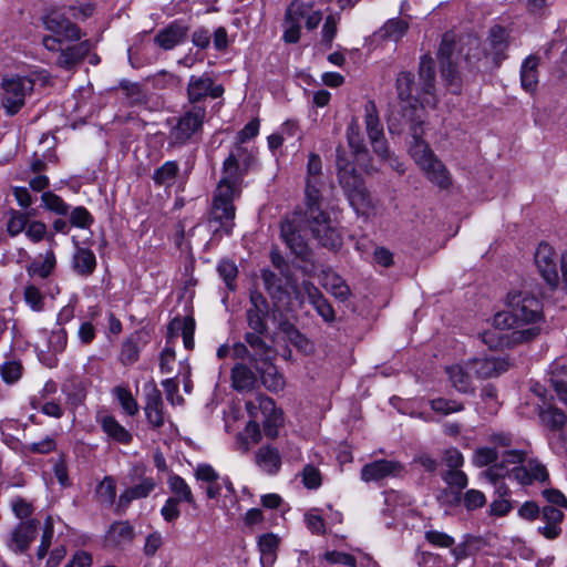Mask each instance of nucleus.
I'll list each match as a JSON object with an SVG mask.
<instances>
[{"label":"nucleus","instance_id":"obj_1","mask_svg":"<svg viewBox=\"0 0 567 567\" xmlns=\"http://www.w3.org/2000/svg\"><path fill=\"white\" fill-rule=\"evenodd\" d=\"M327 179L322 173V161L318 154L310 153L307 163L306 176V213L310 231L318 243L329 249L342 246V236L331 225L329 215L322 210L323 193L327 190Z\"/></svg>","mask_w":567,"mask_h":567},{"label":"nucleus","instance_id":"obj_2","mask_svg":"<svg viewBox=\"0 0 567 567\" xmlns=\"http://www.w3.org/2000/svg\"><path fill=\"white\" fill-rule=\"evenodd\" d=\"M507 310L494 316V326L499 330H512L513 342L535 339L544 322L542 301L527 290H512L506 298Z\"/></svg>","mask_w":567,"mask_h":567},{"label":"nucleus","instance_id":"obj_3","mask_svg":"<svg viewBox=\"0 0 567 567\" xmlns=\"http://www.w3.org/2000/svg\"><path fill=\"white\" fill-rule=\"evenodd\" d=\"M435 75V62L430 54H423L420 58L417 81L410 71L399 72L395 79L398 97L408 104L402 112L404 121L411 116L422 115L426 105H436Z\"/></svg>","mask_w":567,"mask_h":567},{"label":"nucleus","instance_id":"obj_4","mask_svg":"<svg viewBox=\"0 0 567 567\" xmlns=\"http://www.w3.org/2000/svg\"><path fill=\"white\" fill-rule=\"evenodd\" d=\"M221 173L223 176L214 192L208 224L214 234L230 235L236 216L234 200L240 195L241 182L247 173L234 161V156L229 155L223 163Z\"/></svg>","mask_w":567,"mask_h":567},{"label":"nucleus","instance_id":"obj_5","mask_svg":"<svg viewBox=\"0 0 567 567\" xmlns=\"http://www.w3.org/2000/svg\"><path fill=\"white\" fill-rule=\"evenodd\" d=\"M207 111L185 105L179 116L172 118L167 137L168 148H181L202 134Z\"/></svg>","mask_w":567,"mask_h":567},{"label":"nucleus","instance_id":"obj_6","mask_svg":"<svg viewBox=\"0 0 567 567\" xmlns=\"http://www.w3.org/2000/svg\"><path fill=\"white\" fill-rule=\"evenodd\" d=\"M126 478L128 485L120 494L116 502L115 512L117 514L125 513L132 502L147 498L157 487V481L147 475V467L143 463L133 464Z\"/></svg>","mask_w":567,"mask_h":567},{"label":"nucleus","instance_id":"obj_7","mask_svg":"<svg viewBox=\"0 0 567 567\" xmlns=\"http://www.w3.org/2000/svg\"><path fill=\"white\" fill-rule=\"evenodd\" d=\"M187 106H200L206 111V101L223 97L225 87L207 73L190 75L186 86Z\"/></svg>","mask_w":567,"mask_h":567},{"label":"nucleus","instance_id":"obj_8","mask_svg":"<svg viewBox=\"0 0 567 567\" xmlns=\"http://www.w3.org/2000/svg\"><path fill=\"white\" fill-rule=\"evenodd\" d=\"M34 82L28 76H12L2 80V106L10 116L24 105L25 95L31 93Z\"/></svg>","mask_w":567,"mask_h":567},{"label":"nucleus","instance_id":"obj_9","mask_svg":"<svg viewBox=\"0 0 567 567\" xmlns=\"http://www.w3.org/2000/svg\"><path fill=\"white\" fill-rule=\"evenodd\" d=\"M534 262L537 272L549 290H557L560 286V277L558 274L560 257L556 250L549 244L540 243L536 248Z\"/></svg>","mask_w":567,"mask_h":567},{"label":"nucleus","instance_id":"obj_10","mask_svg":"<svg viewBox=\"0 0 567 567\" xmlns=\"http://www.w3.org/2000/svg\"><path fill=\"white\" fill-rule=\"evenodd\" d=\"M344 184L341 185L344 190L347 198L351 207L357 214L369 216L374 209L372 198L364 186V182L361 176L348 182L343 178Z\"/></svg>","mask_w":567,"mask_h":567},{"label":"nucleus","instance_id":"obj_11","mask_svg":"<svg viewBox=\"0 0 567 567\" xmlns=\"http://www.w3.org/2000/svg\"><path fill=\"white\" fill-rule=\"evenodd\" d=\"M405 122L409 123L410 132L412 135V142L409 147V153L420 167L431 157L435 156L433 151L430 148L429 144L422 138L423 115L411 116Z\"/></svg>","mask_w":567,"mask_h":567},{"label":"nucleus","instance_id":"obj_12","mask_svg":"<svg viewBox=\"0 0 567 567\" xmlns=\"http://www.w3.org/2000/svg\"><path fill=\"white\" fill-rule=\"evenodd\" d=\"M268 316L269 305L267 299L259 291H251L249 296V307L246 310L248 328L256 332H268Z\"/></svg>","mask_w":567,"mask_h":567},{"label":"nucleus","instance_id":"obj_13","mask_svg":"<svg viewBox=\"0 0 567 567\" xmlns=\"http://www.w3.org/2000/svg\"><path fill=\"white\" fill-rule=\"evenodd\" d=\"M144 412L150 426L158 430L165 424L164 402L155 383L145 385Z\"/></svg>","mask_w":567,"mask_h":567},{"label":"nucleus","instance_id":"obj_14","mask_svg":"<svg viewBox=\"0 0 567 567\" xmlns=\"http://www.w3.org/2000/svg\"><path fill=\"white\" fill-rule=\"evenodd\" d=\"M301 216L293 214L292 217L287 218L281 223V237L290 250L296 255L303 257L307 252V243L299 229Z\"/></svg>","mask_w":567,"mask_h":567},{"label":"nucleus","instance_id":"obj_15","mask_svg":"<svg viewBox=\"0 0 567 567\" xmlns=\"http://www.w3.org/2000/svg\"><path fill=\"white\" fill-rule=\"evenodd\" d=\"M44 27L65 41H79L82 37L80 28L58 11H51L43 18Z\"/></svg>","mask_w":567,"mask_h":567},{"label":"nucleus","instance_id":"obj_16","mask_svg":"<svg viewBox=\"0 0 567 567\" xmlns=\"http://www.w3.org/2000/svg\"><path fill=\"white\" fill-rule=\"evenodd\" d=\"M466 367L472 375L478 379H489L505 372L508 368V363L504 358L484 357L470 360Z\"/></svg>","mask_w":567,"mask_h":567},{"label":"nucleus","instance_id":"obj_17","mask_svg":"<svg viewBox=\"0 0 567 567\" xmlns=\"http://www.w3.org/2000/svg\"><path fill=\"white\" fill-rule=\"evenodd\" d=\"M39 528L37 519H27L21 522L11 533L8 542L9 548L14 553H24L30 544L35 539Z\"/></svg>","mask_w":567,"mask_h":567},{"label":"nucleus","instance_id":"obj_18","mask_svg":"<svg viewBox=\"0 0 567 567\" xmlns=\"http://www.w3.org/2000/svg\"><path fill=\"white\" fill-rule=\"evenodd\" d=\"M401 471L402 465L399 462L383 458L365 464L361 468V478L367 483L379 482L398 476Z\"/></svg>","mask_w":567,"mask_h":567},{"label":"nucleus","instance_id":"obj_19","mask_svg":"<svg viewBox=\"0 0 567 567\" xmlns=\"http://www.w3.org/2000/svg\"><path fill=\"white\" fill-rule=\"evenodd\" d=\"M512 476L520 485H532L534 482L545 483L548 472L537 460H529L525 465L515 466Z\"/></svg>","mask_w":567,"mask_h":567},{"label":"nucleus","instance_id":"obj_20","mask_svg":"<svg viewBox=\"0 0 567 567\" xmlns=\"http://www.w3.org/2000/svg\"><path fill=\"white\" fill-rule=\"evenodd\" d=\"M442 480L449 485L450 488H455L456 491H450L447 488L443 489L439 496V499L442 501L444 497H451L449 499L450 505H456L461 502L462 491L468 484L467 475L458 470H447L442 473Z\"/></svg>","mask_w":567,"mask_h":567},{"label":"nucleus","instance_id":"obj_21","mask_svg":"<svg viewBox=\"0 0 567 567\" xmlns=\"http://www.w3.org/2000/svg\"><path fill=\"white\" fill-rule=\"evenodd\" d=\"M347 140L352 151V154L354 155L355 161L365 172H369V151L365 147L363 138L361 136L360 126L354 120H352L351 123L348 125Z\"/></svg>","mask_w":567,"mask_h":567},{"label":"nucleus","instance_id":"obj_22","mask_svg":"<svg viewBox=\"0 0 567 567\" xmlns=\"http://www.w3.org/2000/svg\"><path fill=\"white\" fill-rule=\"evenodd\" d=\"M254 368L259 373L261 383L268 391L278 393L285 389L286 380L270 359L257 362L254 364Z\"/></svg>","mask_w":567,"mask_h":567},{"label":"nucleus","instance_id":"obj_23","mask_svg":"<svg viewBox=\"0 0 567 567\" xmlns=\"http://www.w3.org/2000/svg\"><path fill=\"white\" fill-rule=\"evenodd\" d=\"M565 515L559 508L553 505L544 506L542 509V520L544 522V525L537 528L538 533L546 539H556L561 533L560 525Z\"/></svg>","mask_w":567,"mask_h":567},{"label":"nucleus","instance_id":"obj_24","mask_svg":"<svg viewBox=\"0 0 567 567\" xmlns=\"http://www.w3.org/2000/svg\"><path fill=\"white\" fill-rule=\"evenodd\" d=\"M420 168L425 177L441 189H447L451 186L452 178L450 172L436 156L431 157Z\"/></svg>","mask_w":567,"mask_h":567},{"label":"nucleus","instance_id":"obj_25","mask_svg":"<svg viewBox=\"0 0 567 567\" xmlns=\"http://www.w3.org/2000/svg\"><path fill=\"white\" fill-rule=\"evenodd\" d=\"M255 462L264 473L276 475L281 467V455L276 447L265 445L257 451Z\"/></svg>","mask_w":567,"mask_h":567},{"label":"nucleus","instance_id":"obj_26","mask_svg":"<svg viewBox=\"0 0 567 567\" xmlns=\"http://www.w3.org/2000/svg\"><path fill=\"white\" fill-rule=\"evenodd\" d=\"M71 264L74 272L84 278L91 276L97 265L94 252L89 248L80 247L78 243Z\"/></svg>","mask_w":567,"mask_h":567},{"label":"nucleus","instance_id":"obj_27","mask_svg":"<svg viewBox=\"0 0 567 567\" xmlns=\"http://www.w3.org/2000/svg\"><path fill=\"white\" fill-rule=\"evenodd\" d=\"M97 422L103 432L114 442L123 445L132 442V434L113 415L97 416Z\"/></svg>","mask_w":567,"mask_h":567},{"label":"nucleus","instance_id":"obj_28","mask_svg":"<svg viewBox=\"0 0 567 567\" xmlns=\"http://www.w3.org/2000/svg\"><path fill=\"white\" fill-rule=\"evenodd\" d=\"M91 50L89 40L82 41L79 44L60 50L56 59V64L63 69H71L80 61H82Z\"/></svg>","mask_w":567,"mask_h":567},{"label":"nucleus","instance_id":"obj_29","mask_svg":"<svg viewBox=\"0 0 567 567\" xmlns=\"http://www.w3.org/2000/svg\"><path fill=\"white\" fill-rule=\"evenodd\" d=\"M266 333L251 330L244 336L246 343L254 352L249 355V361L252 365L262 360L270 359L271 348L264 340Z\"/></svg>","mask_w":567,"mask_h":567},{"label":"nucleus","instance_id":"obj_30","mask_svg":"<svg viewBox=\"0 0 567 567\" xmlns=\"http://www.w3.org/2000/svg\"><path fill=\"white\" fill-rule=\"evenodd\" d=\"M488 47L493 60L499 63L505 59V51L508 48V33L505 28L494 25L488 33Z\"/></svg>","mask_w":567,"mask_h":567},{"label":"nucleus","instance_id":"obj_31","mask_svg":"<svg viewBox=\"0 0 567 567\" xmlns=\"http://www.w3.org/2000/svg\"><path fill=\"white\" fill-rule=\"evenodd\" d=\"M134 538V528L127 522H115L110 526L106 533V542L114 547H123L130 544Z\"/></svg>","mask_w":567,"mask_h":567},{"label":"nucleus","instance_id":"obj_32","mask_svg":"<svg viewBox=\"0 0 567 567\" xmlns=\"http://www.w3.org/2000/svg\"><path fill=\"white\" fill-rule=\"evenodd\" d=\"M40 259H34L32 262H30L27 267V274L30 277H39L41 279L48 278L56 266V259L55 254L53 249H49L44 252V255H41Z\"/></svg>","mask_w":567,"mask_h":567},{"label":"nucleus","instance_id":"obj_33","mask_svg":"<svg viewBox=\"0 0 567 567\" xmlns=\"http://www.w3.org/2000/svg\"><path fill=\"white\" fill-rule=\"evenodd\" d=\"M323 288L330 292L336 299L346 301L349 299L351 292L347 282L333 271L324 272L322 277Z\"/></svg>","mask_w":567,"mask_h":567},{"label":"nucleus","instance_id":"obj_34","mask_svg":"<svg viewBox=\"0 0 567 567\" xmlns=\"http://www.w3.org/2000/svg\"><path fill=\"white\" fill-rule=\"evenodd\" d=\"M231 383L237 391L250 390L256 383V375L249 367L237 363L231 369Z\"/></svg>","mask_w":567,"mask_h":567},{"label":"nucleus","instance_id":"obj_35","mask_svg":"<svg viewBox=\"0 0 567 567\" xmlns=\"http://www.w3.org/2000/svg\"><path fill=\"white\" fill-rule=\"evenodd\" d=\"M186 37V29L172 24L162 30L156 37L155 42L164 50H171L183 42Z\"/></svg>","mask_w":567,"mask_h":567},{"label":"nucleus","instance_id":"obj_36","mask_svg":"<svg viewBox=\"0 0 567 567\" xmlns=\"http://www.w3.org/2000/svg\"><path fill=\"white\" fill-rule=\"evenodd\" d=\"M537 65L538 59L536 56L529 55L524 60L520 66V83L522 87L526 92L532 93L537 87Z\"/></svg>","mask_w":567,"mask_h":567},{"label":"nucleus","instance_id":"obj_37","mask_svg":"<svg viewBox=\"0 0 567 567\" xmlns=\"http://www.w3.org/2000/svg\"><path fill=\"white\" fill-rule=\"evenodd\" d=\"M63 393L66 396L68 403L73 408H78L86 399V383L78 378H72L63 385Z\"/></svg>","mask_w":567,"mask_h":567},{"label":"nucleus","instance_id":"obj_38","mask_svg":"<svg viewBox=\"0 0 567 567\" xmlns=\"http://www.w3.org/2000/svg\"><path fill=\"white\" fill-rule=\"evenodd\" d=\"M179 172V165L176 161H167L156 168L152 175L155 185L171 187Z\"/></svg>","mask_w":567,"mask_h":567},{"label":"nucleus","instance_id":"obj_39","mask_svg":"<svg viewBox=\"0 0 567 567\" xmlns=\"http://www.w3.org/2000/svg\"><path fill=\"white\" fill-rule=\"evenodd\" d=\"M167 485L171 492L174 494L173 497H177L179 502H184L190 505L195 503L193 492L187 482L182 476L177 474L169 475Z\"/></svg>","mask_w":567,"mask_h":567},{"label":"nucleus","instance_id":"obj_40","mask_svg":"<svg viewBox=\"0 0 567 567\" xmlns=\"http://www.w3.org/2000/svg\"><path fill=\"white\" fill-rule=\"evenodd\" d=\"M409 23L400 18L389 19L378 31L381 39L399 41L408 31Z\"/></svg>","mask_w":567,"mask_h":567},{"label":"nucleus","instance_id":"obj_41","mask_svg":"<svg viewBox=\"0 0 567 567\" xmlns=\"http://www.w3.org/2000/svg\"><path fill=\"white\" fill-rule=\"evenodd\" d=\"M262 430L268 439H276L278 436L279 429L284 425V413L276 406L274 402V409L262 414Z\"/></svg>","mask_w":567,"mask_h":567},{"label":"nucleus","instance_id":"obj_42","mask_svg":"<svg viewBox=\"0 0 567 567\" xmlns=\"http://www.w3.org/2000/svg\"><path fill=\"white\" fill-rule=\"evenodd\" d=\"M364 124L368 137H380L383 135V126L380 122L378 110L373 101H368L364 105Z\"/></svg>","mask_w":567,"mask_h":567},{"label":"nucleus","instance_id":"obj_43","mask_svg":"<svg viewBox=\"0 0 567 567\" xmlns=\"http://www.w3.org/2000/svg\"><path fill=\"white\" fill-rule=\"evenodd\" d=\"M538 415L543 424L553 429L560 430L567 422L565 413L556 408H553L550 403L546 406H539Z\"/></svg>","mask_w":567,"mask_h":567},{"label":"nucleus","instance_id":"obj_44","mask_svg":"<svg viewBox=\"0 0 567 567\" xmlns=\"http://www.w3.org/2000/svg\"><path fill=\"white\" fill-rule=\"evenodd\" d=\"M449 378L453 384V386L463 393H467L472 390L471 386V371L467 367L453 365L446 369Z\"/></svg>","mask_w":567,"mask_h":567},{"label":"nucleus","instance_id":"obj_45","mask_svg":"<svg viewBox=\"0 0 567 567\" xmlns=\"http://www.w3.org/2000/svg\"><path fill=\"white\" fill-rule=\"evenodd\" d=\"M261 279L264 281L267 292L270 295L272 299L281 300L284 296L288 295L284 286L282 278L275 274L274 271L269 269L262 270Z\"/></svg>","mask_w":567,"mask_h":567},{"label":"nucleus","instance_id":"obj_46","mask_svg":"<svg viewBox=\"0 0 567 567\" xmlns=\"http://www.w3.org/2000/svg\"><path fill=\"white\" fill-rule=\"evenodd\" d=\"M279 544V539L274 534H265L259 537L258 547L260 550L261 564L272 565L276 559V550Z\"/></svg>","mask_w":567,"mask_h":567},{"label":"nucleus","instance_id":"obj_47","mask_svg":"<svg viewBox=\"0 0 567 567\" xmlns=\"http://www.w3.org/2000/svg\"><path fill=\"white\" fill-rule=\"evenodd\" d=\"M337 176L340 186L344 184L343 178L350 182L359 176L357 173L354 165L347 158L344 151L341 147L337 148Z\"/></svg>","mask_w":567,"mask_h":567},{"label":"nucleus","instance_id":"obj_48","mask_svg":"<svg viewBox=\"0 0 567 567\" xmlns=\"http://www.w3.org/2000/svg\"><path fill=\"white\" fill-rule=\"evenodd\" d=\"M440 69L447 90L453 94L461 93L462 81L456 64L454 62H445L444 64H440Z\"/></svg>","mask_w":567,"mask_h":567},{"label":"nucleus","instance_id":"obj_49","mask_svg":"<svg viewBox=\"0 0 567 567\" xmlns=\"http://www.w3.org/2000/svg\"><path fill=\"white\" fill-rule=\"evenodd\" d=\"M96 496L101 504L112 506L116 502V483L112 476H105L96 486Z\"/></svg>","mask_w":567,"mask_h":567},{"label":"nucleus","instance_id":"obj_50","mask_svg":"<svg viewBox=\"0 0 567 567\" xmlns=\"http://www.w3.org/2000/svg\"><path fill=\"white\" fill-rule=\"evenodd\" d=\"M123 411L133 416L138 413L140 406L127 386L117 385L112 391Z\"/></svg>","mask_w":567,"mask_h":567},{"label":"nucleus","instance_id":"obj_51","mask_svg":"<svg viewBox=\"0 0 567 567\" xmlns=\"http://www.w3.org/2000/svg\"><path fill=\"white\" fill-rule=\"evenodd\" d=\"M550 382L560 401L567 404V367H553Z\"/></svg>","mask_w":567,"mask_h":567},{"label":"nucleus","instance_id":"obj_52","mask_svg":"<svg viewBox=\"0 0 567 567\" xmlns=\"http://www.w3.org/2000/svg\"><path fill=\"white\" fill-rule=\"evenodd\" d=\"M23 300L34 312L44 310V295L34 284H27L23 290Z\"/></svg>","mask_w":567,"mask_h":567},{"label":"nucleus","instance_id":"obj_53","mask_svg":"<svg viewBox=\"0 0 567 567\" xmlns=\"http://www.w3.org/2000/svg\"><path fill=\"white\" fill-rule=\"evenodd\" d=\"M309 4L303 0H292L286 8L284 20L289 21L292 24L301 27V22L307 16Z\"/></svg>","mask_w":567,"mask_h":567},{"label":"nucleus","instance_id":"obj_54","mask_svg":"<svg viewBox=\"0 0 567 567\" xmlns=\"http://www.w3.org/2000/svg\"><path fill=\"white\" fill-rule=\"evenodd\" d=\"M217 272L219 277L224 280L226 284V287L234 291L236 289V278L238 274V269L236 264L233 260L229 259H223L217 265Z\"/></svg>","mask_w":567,"mask_h":567},{"label":"nucleus","instance_id":"obj_55","mask_svg":"<svg viewBox=\"0 0 567 567\" xmlns=\"http://www.w3.org/2000/svg\"><path fill=\"white\" fill-rule=\"evenodd\" d=\"M246 411L251 417H257L258 412L264 414L274 409V400L264 394H257L254 399L246 402Z\"/></svg>","mask_w":567,"mask_h":567},{"label":"nucleus","instance_id":"obj_56","mask_svg":"<svg viewBox=\"0 0 567 567\" xmlns=\"http://www.w3.org/2000/svg\"><path fill=\"white\" fill-rule=\"evenodd\" d=\"M498 460V452L492 446L477 447L472 456V463L476 467H485L494 464Z\"/></svg>","mask_w":567,"mask_h":567},{"label":"nucleus","instance_id":"obj_57","mask_svg":"<svg viewBox=\"0 0 567 567\" xmlns=\"http://www.w3.org/2000/svg\"><path fill=\"white\" fill-rule=\"evenodd\" d=\"M430 406L433 412L442 415H449L464 410V405L461 402L456 400H447L444 398L430 400Z\"/></svg>","mask_w":567,"mask_h":567},{"label":"nucleus","instance_id":"obj_58","mask_svg":"<svg viewBox=\"0 0 567 567\" xmlns=\"http://www.w3.org/2000/svg\"><path fill=\"white\" fill-rule=\"evenodd\" d=\"M339 21V13L328 14L324 19L321 30V41L328 48H331L332 41L337 35Z\"/></svg>","mask_w":567,"mask_h":567},{"label":"nucleus","instance_id":"obj_59","mask_svg":"<svg viewBox=\"0 0 567 567\" xmlns=\"http://www.w3.org/2000/svg\"><path fill=\"white\" fill-rule=\"evenodd\" d=\"M69 220L71 226L82 229H87L94 224V217L84 206L74 207Z\"/></svg>","mask_w":567,"mask_h":567},{"label":"nucleus","instance_id":"obj_60","mask_svg":"<svg viewBox=\"0 0 567 567\" xmlns=\"http://www.w3.org/2000/svg\"><path fill=\"white\" fill-rule=\"evenodd\" d=\"M44 207L58 215L65 216L69 213V205L56 194L44 192L41 195Z\"/></svg>","mask_w":567,"mask_h":567},{"label":"nucleus","instance_id":"obj_61","mask_svg":"<svg viewBox=\"0 0 567 567\" xmlns=\"http://www.w3.org/2000/svg\"><path fill=\"white\" fill-rule=\"evenodd\" d=\"M229 156H234V161H236L246 173L251 168L256 159L252 152L241 144H237L230 151Z\"/></svg>","mask_w":567,"mask_h":567},{"label":"nucleus","instance_id":"obj_62","mask_svg":"<svg viewBox=\"0 0 567 567\" xmlns=\"http://www.w3.org/2000/svg\"><path fill=\"white\" fill-rule=\"evenodd\" d=\"M464 507L467 511H475L483 507L486 504V497L483 492L478 489H467L461 496Z\"/></svg>","mask_w":567,"mask_h":567},{"label":"nucleus","instance_id":"obj_63","mask_svg":"<svg viewBox=\"0 0 567 567\" xmlns=\"http://www.w3.org/2000/svg\"><path fill=\"white\" fill-rule=\"evenodd\" d=\"M302 483L308 489H317L321 486L320 471L312 464H307L301 473Z\"/></svg>","mask_w":567,"mask_h":567},{"label":"nucleus","instance_id":"obj_64","mask_svg":"<svg viewBox=\"0 0 567 567\" xmlns=\"http://www.w3.org/2000/svg\"><path fill=\"white\" fill-rule=\"evenodd\" d=\"M140 358V349L136 342L131 339H127L123 342L120 361L124 365H131L135 363Z\"/></svg>","mask_w":567,"mask_h":567}]
</instances>
